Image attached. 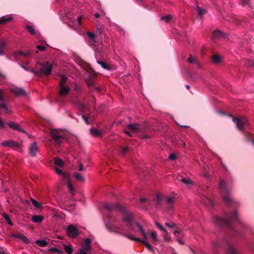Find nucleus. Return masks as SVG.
I'll return each instance as SVG.
<instances>
[{"label": "nucleus", "mask_w": 254, "mask_h": 254, "mask_svg": "<svg viewBox=\"0 0 254 254\" xmlns=\"http://www.w3.org/2000/svg\"><path fill=\"white\" fill-rule=\"evenodd\" d=\"M223 231L225 228H228L231 235L239 237L242 236L243 234L240 231V228H235V223H238L241 227H245V224L240 220L236 210L226 213L225 216H223Z\"/></svg>", "instance_id": "nucleus-1"}, {"label": "nucleus", "mask_w": 254, "mask_h": 254, "mask_svg": "<svg viewBox=\"0 0 254 254\" xmlns=\"http://www.w3.org/2000/svg\"><path fill=\"white\" fill-rule=\"evenodd\" d=\"M38 64H39L41 67L39 70H35L36 76L42 75L48 76L51 74L53 68V64H50L49 62H38L37 63V65Z\"/></svg>", "instance_id": "nucleus-2"}, {"label": "nucleus", "mask_w": 254, "mask_h": 254, "mask_svg": "<svg viewBox=\"0 0 254 254\" xmlns=\"http://www.w3.org/2000/svg\"><path fill=\"white\" fill-rule=\"evenodd\" d=\"M50 136L56 145H60L64 138L62 132L57 129H53L51 131Z\"/></svg>", "instance_id": "nucleus-3"}, {"label": "nucleus", "mask_w": 254, "mask_h": 254, "mask_svg": "<svg viewBox=\"0 0 254 254\" xmlns=\"http://www.w3.org/2000/svg\"><path fill=\"white\" fill-rule=\"evenodd\" d=\"M133 219L134 215L131 212L128 211L125 212L123 216V222L125 223L126 226L131 230L134 229V225L132 222Z\"/></svg>", "instance_id": "nucleus-4"}, {"label": "nucleus", "mask_w": 254, "mask_h": 254, "mask_svg": "<svg viewBox=\"0 0 254 254\" xmlns=\"http://www.w3.org/2000/svg\"><path fill=\"white\" fill-rule=\"evenodd\" d=\"M127 127L134 133L144 132L146 130L145 126L139 123L130 124L128 125Z\"/></svg>", "instance_id": "nucleus-5"}, {"label": "nucleus", "mask_w": 254, "mask_h": 254, "mask_svg": "<svg viewBox=\"0 0 254 254\" xmlns=\"http://www.w3.org/2000/svg\"><path fill=\"white\" fill-rule=\"evenodd\" d=\"M155 200L158 204H159L162 202H165L168 204H173L174 203V198L171 196H164L160 193L156 194Z\"/></svg>", "instance_id": "nucleus-6"}, {"label": "nucleus", "mask_w": 254, "mask_h": 254, "mask_svg": "<svg viewBox=\"0 0 254 254\" xmlns=\"http://www.w3.org/2000/svg\"><path fill=\"white\" fill-rule=\"evenodd\" d=\"M66 233L72 238H75L79 235V230L73 225H69L67 227Z\"/></svg>", "instance_id": "nucleus-7"}, {"label": "nucleus", "mask_w": 254, "mask_h": 254, "mask_svg": "<svg viewBox=\"0 0 254 254\" xmlns=\"http://www.w3.org/2000/svg\"><path fill=\"white\" fill-rule=\"evenodd\" d=\"M71 102L74 104H76L79 107L81 113H85L89 111V107H88L86 104L80 101H76L74 99L71 100Z\"/></svg>", "instance_id": "nucleus-8"}, {"label": "nucleus", "mask_w": 254, "mask_h": 254, "mask_svg": "<svg viewBox=\"0 0 254 254\" xmlns=\"http://www.w3.org/2000/svg\"><path fill=\"white\" fill-rule=\"evenodd\" d=\"M70 91V88L68 86H59V95L60 97H64L68 94Z\"/></svg>", "instance_id": "nucleus-9"}, {"label": "nucleus", "mask_w": 254, "mask_h": 254, "mask_svg": "<svg viewBox=\"0 0 254 254\" xmlns=\"http://www.w3.org/2000/svg\"><path fill=\"white\" fill-rule=\"evenodd\" d=\"M233 120L234 122H235L236 124V126L241 131H243L244 129V127L246 123V121L243 119L237 118L236 117H233Z\"/></svg>", "instance_id": "nucleus-10"}, {"label": "nucleus", "mask_w": 254, "mask_h": 254, "mask_svg": "<svg viewBox=\"0 0 254 254\" xmlns=\"http://www.w3.org/2000/svg\"><path fill=\"white\" fill-rule=\"evenodd\" d=\"M212 221L216 228L221 229L222 225V218L221 217L215 215H213Z\"/></svg>", "instance_id": "nucleus-11"}, {"label": "nucleus", "mask_w": 254, "mask_h": 254, "mask_svg": "<svg viewBox=\"0 0 254 254\" xmlns=\"http://www.w3.org/2000/svg\"><path fill=\"white\" fill-rule=\"evenodd\" d=\"M39 150L37 143L36 142L32 143L29 146V153L30 156L35 157Z\"/></svg>", "instance_id": "nucleus-12"}, {"label": "nucleus", "mask_w": 254, "mask_h": 254, "mask_svg": "<svg viewBox=\"0 0 254 254\" xmlns=\"http://www.w3.org/2000/svg\"><path fill=\"white\" fill-rule=\"evenodd\" d=\"M10 90L16 96H24L26 95V92L22 88L14 87L10 88Z\"/></svg>", "instance_id": "nucleus-13"}, {"label": "nucleus", "mask_w": 254, "mask_h": 254, "mask_svg": "<svg viewBox=\"0 0 254 254\" xmlns=\"http://www.w3.org/2000/svg\"><path fill=\"white\" fill-rule=\"evenodd\" d=\"M91 241L89 238L86 239L82 244V249L81 250H84L87 252H89L91 250Z\"/></svg>", "instance_id": "nucleus-14"}, {"label": "nucleus", "mask_w": 254, "mask_h": 254, "mask_svg": "<svg viewBox=\"0 0 254 254\" xmlns=\"http://www.w3.org/2000/svg\"><path fill=\"white\" fill-rule=\"evenodd\" d=\"M7 125L11 128L14 130H18L20 132H24V130L23 128H22L19 125L17 124L15 122H10L7 123Z\"/></svg>", "instance_id": "nucleus-15"}, {"label": "nucleus", "mask_w": 254, "mask_h": 254, "mask_svg": "<svg viewBox=\"0 0 254 254\" xmlns=\"http://www.w3.org/2000/svg\"><path fill=\"white\" fill-rule=\"evenodd\" d=\"M11 237L19 239L26 244L29 243L30 242L28 239L21 233L12 234L11 235Z\"/></svg>", "instance_id": "nucleus-16"}, {"label": "nucleus", "mask_w": 254, "mask_h": 254, "mask_svg": "<svg viewBox=\"0 0 254 254\" xmlns=\"http://www.w3.org/2000/svg\"><path fill=\"white\" fill-rule=\"evenodd\" d=\"M97 63L101 65V66L104 68V69L108 70H112L114 69L112 66L111 65L108 64L107 63L103 62V61H100L98 60L97 61Z\"/></svg>", "instance_id": "nucleus-17"}, {"label": "nucleus", "mask_w": 254, "mask_h": 254, "mask_svg": "<svg viewBox=\"0 0 254 254\" xmlns=\"http://www.w3.org/2000/svg\"><path fill=\"white\" fill-rule=\"evenodd\" d=\"M1 145L3 146H11V147H17L19 146V144L12 140L5 141L1 143Z\"/></svg>", "instance_id": "nucleus-18"}, {"label": "nucleus", "mask_w": 254, "mask_h": 254, "mask_svg": "<svg viewBox=\"0 0 254 254\" xmlns=\"http://www.w3.org/2000/svg\"><path fill=\"white\" fill-rule=\"evenodd\" d=\"M244 135L245 140L247 142H251L252 144L254 145V138H253V135L248 132H244Z\"/></svg>", "instance_id": "nucleus-19"}, {"label": "nucleus", "mask_w": 254, "mask_h": 254, "mask_svg": "<svg viewBox=\"0 0 254 254\" xmlns=\"http://www.w3.org/2000/svg\"><path fill=\"white\" fill-rule=\"evenodd\" d=\"M212 249L215 254H218L221 251V246L218 244L217 242H214L212 244Z\"/></svg>", "instance_id": "nucleus-20"}, {"label": "nucleus", "mask_w": 254, "mask_h": 254, "mask_svg": "<svg viewBox=\"0 0 254 254\" xmlns=\"http://www.w3.org/2000/svg\"><path fill=\"white\" fill-rule=\"evenodd\" d=\"M12 18L10 15L2 16L0 18V24H4L12 20Z\"/></svg>", "instance_id": "nucleus-21"}, {"label": "nucleus", "mask_w": 254, "mask_h": 254, "mask_svg": "<svg viewBox=\"0 0 254 254\" xmlns=\"http://www.w3.org/2000/svg\"><path fill=\"white\" fill-rule=\"evenodd\" d=\"M226 252L227 254H239L233 246L230 244L228 245Z\"/></svg>", "instance_id": "nucleus-22"}, {"label": "nucleus", "mask_w": 254, "mask_h": 254, "mask_svg": "<svg viewBox=\"0 0 254 254\" xmlns=\"http://www.w3.org/2000/svg\"><path fill=\"white\" fill-rule=\"evenodd\" d=\"M6 46V42L3 40H0V56L4 54Z\"/></svg>", "instance_id": "nucleus-23"}, {"label": "nucleus", "mask_w": 254, "mask_h": 254, "mask_svg": "<svg viewBox=\"0 0 254 254\" xmlns=\"http://www.w3.org/2000/svg\"><path fill=\"white\" fill-rule=\"evenodd\" d=\"M196 10L198 13V17L200 18H202L203 15L206 13V10L205 9H202L199 6H197L196 8Z\"/></svg>", "instance_id": "nucleus-24"}, {"label": "nucleus", "mask_w": 254, "mask_h": 254, "mask_svg": "<svg viewBox=\"0 0 254 254\" xmlns=\"http://www.w3.org/2000/svg\"><path fill=\"white\" fill-rule=\"evenodd\" d=\"M86 83L89 87L93 88L95 90L99 91L100 90V88L98 87L94 86V82L91 79H87L86 80Z\"/></svg>", "instance_id": "nucleus-25"}, {"label": "nucleus", "mask_w": 254, "mask_h": 254, "mask_svg": "<svg viewBox=\"0 0 254 254\" xmlns=\"http://www.w3.org/2000/svg\"><path fill=\"white\" fill-rule=\"evenodd\" d=\"M44 220V217L40 215H33L31 220L35 223H40Z\"/></svg>", "instance_id": "nucleus-26"}, {"label": "nucleus", "mask_w": 254, "mask_h": 254, "mask_svg": "<svg viewBox=\"0 0 254 254\" xmlns=\"http://www.w3.org/2000/svg\"><path fill=\"white\" fill-rule=\"evenodd\" d=\"M64 180L66 181V183H67V187H68V188L70 193L72 194H74V192H75V190H74V189L73 186L72 185V184L70 183V180H69V177L68 178V179H65Z\"/></svg>", "instance_id": "nucleus-27"}, {"label": "nucleus", "mask_w": 254, "mask_h": 254, "mask_svg": "<svg viewBox=\"0 0 254 254\" xmlns=\"http://www.w3.org/2000/svg\"><path fill=\"white\" fill-rule=\"evenodd\" d=\"M55 171L58 174L62 176L63 179L64 180H65V179H68V178L69 177V175L67 173H64L61 169L56 168Z\"/></svg>", "instance_id": "nucleus-28"}, {"label": "nucleus", "mask_w": 254, "mask_h": 254, "mask_svg": "<svg viewBox=\"0 0 254 254\" xmlns=\"http://www.w3.org/2000/svg\"><path fill=\"white\" fill-rule=\"evenodd\" d=\"M221 32L219 30H215L212 32L211 35V39L215 40L220 36Z\"/></svg>", "instance_id": "nucleus-29"}, {"label": "nucleus", "mask_w": 254, "mask_h": 254, "mask_svg": "<svg viewBox=\"0 0 254 254\" xmlns=\"http://www.w3.org/2000/svg\"><path fill=\"white\" fill-rule=\"evenodd\" d=\"M212 60L214 64H217L221 62V58L218 55L215 54L212 56Z\"/></svg>", "instance_id": "nucleus-30"}, {"label": "nucleus", "mask_w": 254, "mask_h": 254, "mask_svg": "<svg viewBox=\"0 0 254 254\" xmlns=\"http://www.w3.org/2000/svg\"><path fill=\"white\" fill-rule=\"evenodd\" d=\"M90 133L92 135L96 137L100 136L102 135V132L95 128H91Z\"/></svg>", "instance_id": "nucleus-31"}, {"label": "nucleus", "mask_w": 254, "mask_h": 254, "mask_svg": "<svg viewBox=\"0 0 254 254\" xmlns=\"http://www.w3.org/2000/svg\"><path fill=\"white\" fill-rule=\"evenodd\" d=\"M73 176L75 177V178L79 182H84V177L79 173L77 172H74L73 173Z\"/></svg>", "instance_id": "nucleus-32"}, {"label": "nucleus", "mask_w": 254, "mask_h": 254, "mask_svg": "<svg viewBox=\"0 0 254 254\" xmlns=\"http://www.w3.org/2000/svg\"><path fill=\"white\" fill-rule=\"evenodd\" d=\"M54 163L59 167H62L64 165V162L63 160L58 157L55 158Z\"/></svg>", "instance_id": "nucleus-33"}, {"label": "nucleus", "mask_w": 254, "mask_h": 254, "mask_svg": "<svg viewBox=\"0 0 254 254\" xmlns=\"http://www.w3.org/2000/svg\"><path fill=\"white\" fill-rule=\"evenodd\" d=\"M129 150V148L127 146H121L119 152L121 154L124 155L127 153Z\"/></svg>", "instance_id": "nucleus-34"}, {"label": "nucleus", "mask_w": 254, "mask_h": 254, "mask_svg": "<svg viewBox=\"0 0 254 254\" xmlns=\"http://www.w3.org/2000/svg\"><path fill=\"white\" fill-rule=\"evenodd\" d=\"M136 225H137V226L138 227L139 231H140V232L141 233L142 235H143V237L146 239V237H147V234L145 232V231L144 230V229H143L142 227L141 226V225H140L138 222H136Z\"/></svg>", "instance_id": "nucleus-35"}, {"label": "nucleus", "mask_w": 254, "mask_h": 254, "mask_svg": "<svg viewBox=\"0 0 254 254\" xmlns=\"http://www.w3.org/2000/svg\"><path fill=\"white\" fill-rule=\"evenodd\" d=\"M64 250L67 254H72L73 249L71 245L64 246Z\"/></svg>", "instance_id": "nucleus-36"}, {"label": "nucleus", "mask_w": 254, "mask_h": 254, "mask_svg": "<svg viewBox=\"0 0 254 254\" xmlns=\"http://www.w3.org/2000/svg\"><path fill=\"white\" fill-rule=\"evenodd\" d=\"M36 244L41 247H44L47 246V242L44 240H39L36 241Z\"/></svg>", "instance_id": "nucleus-37"}, {"label": "nucleus", "mask_w": 254, "mask_h": 254, "mask_svg": "<svg viewBox=\"0 0 254 254\" xmlns=\"http://www.w3.org/2000/svg\"><path fill=\"white\" fill-rule=\"evenodd\" d=\"M67 80V78L64 75L61 76V79L59 82V86H65V83Z\"/></svg>", "instance_id": "nucleus-38"}, {"label": "nucleus", "mask_w": 254, "mask_h": 254, "mask_svg": "<svg viewBox=\"0 0 254 254\" xmlns=\"http://www.w3.org/2000/svg\"><path fill=\"white\" fill-rule=\"evenodd\" d=\"M187 61L190 64L197 63V59L193 58L191 55H190Z\"/></svg>", "instance_id": "nucleus-39"}, {"label": "nucleus", "mask_w": 254, "mask_h": 254, "mask_svg": "<svg viewBox=\"0 0 254 254\" xmlns=\"http://www.w3.org/2000/svg\"><path fill=\"white\" fill-rule=\"evenodd\" d=\"M172 19V16L170 14H168L165 16H162L160 18V20H165L166 23L170 22Z\"/></svg>", "instance_id": "nucleus-40"}, {"label": "nucleus", "mask_w": 254, "mask_h": 254, "mask_svg": "<svg viewBox=\"0 0 254 254\" xmlns=\"http://www.w3.org/2000/svg\"><path fill=\"white\" fill-rule=\"evenodd\" d=\"M142 243L144 244L145 247L150 252H153V250L152 246L147 242V239L142 241Z\"/></svg>", "instance_id": "nucleus-41"}, {"label": "nucleus", "mask_w": 254, "mask_h": 254, "mask_svg": "<svg viewBox=\"0 0 254 254\" xmlns=\"http://www.w3.org/2000/svg\"><path fill=\"white\" fill-rule=\"evenodd\" d=\"M178 180L188 185L192 184L191 181L188 178H178Z\"/></svg>", "instance_id": "nucleus-42"}, {"label": "nucleus", "mask_w": 254, "mask_h": 254, "mask_svg": "<svg viewBox=\"0 0 254 254\" xmlns=\"http://www.w3.org/2000/svg\"><path fill=\"white\" fill-rule=\"evenodd\" d=\"M26 28L27 30V31H28V32L30 33V34H31L32 35L35 34V33H36L35 31L32 26L27 25L26 26Z\"/></svg>", "instance_id": "nucleus-43"}, {"label": "nucleus", "mask_w": 254, "mask_h": 254, "mask_svg": "<svg viewBox=\"0 0 254 254\" xmlns=\"http://www.w3.org/2000/svg\"><path fill=\"white\" fill-rule=\"evenodd\" d=\"M87 35L88 38L92 40V41L96 42L95 37H96V35H95L93 33L88 32L87 33Z\"/></svg>", "instance_id": "nucleus-44"}, {"label": "nucleus", "mask_w": 254, "mask_h": 254, "mask_svg": "<svg viewBox=\"0 0 254 254\" xmlns=\"http://www.w3.org/2000/svg\"><path fill=\"white\" fill-rule=\"evenodd\" d=\"M150 235L152 237V239L153 240V241L154 243H156L158 242V239L157 237V234L156 232L153 231L151 233Z\"/></svg>", "instance_id": "nucleus-45"}, {"label": "nucleus", "mask_w": 254, "mask_h": 254, "mask_svg": "<svg viewBox=\"0 0 254 254\" xmlns=\"http://www.w3.org/2000/svg\"><path fill=\"white\" fill-rule=\"evenodd\" d=\"M21 66L25 70L30 71L35 75V70H34L31 67H26L23 65H21Z\"/></svg>", "instance_id": "nucleus-46"}, {"label": "nucleus", "mask_w": 254, "mask_h": 254, "mask_svg": "<svg viewBox=\"0 0 254 254\" xmlns=\"http://www.w3.org/2000/svg\"><path fill=\"white\" fill-rule=\"evenodd\" d=\"M3 217L4 218V219L6 220L7 222L8 223V224L9 225H10V226H12L13 225V223L10 220L8 215L7 214H6L5 213H4L3 214Z\"/></svg>", "instance_id": "nucleus-47"}, {"label": "nucleus", "mask_w": 254, "mask_h": 254, "mask_svg": "<svg viewBox=\"0 0 254 254\" xmlns=\"http://www.w3.org/2000/svg\"><path fill=\"white\" fill-rule=\"evenodd\" d=\"M155 225L156 226V227L159 228L160 230H161L162 231H163L164 233H165V234H167V231H166V229H165L164 228V227H163L158 222H155Z\"/></svg>", "instance_id": "nucleus-48"}, {"label": "nucleus", "mask_w": 254, "mask_h": 254, "mask_svg": "<svg viewBox=\"0 0 254 254\" xmlns=\"http://www.w3.org/2000/svg\"><path fill=\"white\" fill-rule=\"evenodd\" d=\"M124 236L131 240H135L136 241H140V239L137 238H134L132 236L128 235L127 234H124Z\"/></svg>", "instance_id": "nucleus-49"}, {"label": "nucleus", "mask_w": 254, "mask_h": 254, "mask_svg": "<svg viewBox=\"0 0 254 254\" xmlns=\"http://www.w3.org/2000/svg\"><path fill=\"white\" fill-rule=\"evenodd\" d=\"M103 29L101 27H97V32H96V37H98L99 36H100L102 33H103Z\"/></svg>", "instance_id": "nucleus-50"}, {"label": "nucleus", "mask_w": 254, "mask_h": 254, "mask_svg": "<svg viewBox=\"0 0 254 254\" xmlns=\"http://www.w3.org/2000/svg\"><path fill=\"white\" fill-rule=\"evenodd\" d=\"M30 200L34 206H41V204L39 203L37 201L34 199L33 198H31Z\"/></svg>", "instance_id": "nucleus-51"}, {"label": "nucleus", "mask_w": 254, "mask_h": 254, "mask_svg": "<svg viewBox=\"0 0 254 254\" xmlns=\"http://www.w3.org/2000/svg\"><path fill=\"white\" fill-rule=\"evenodd\" d=\"M82 118L85 121V122L86 123V124L87 125L90 124V123H89V120H88V116H87L85 115H82Z\"/></svg>", "instance_id": "nucleus-52"}, {"label": "nucleus", "mask_w": 254, "mask_h": 254, "mask_svg": "<svg viewBox=\"0 0 254 254\" xmlns=\"http://www.w3.org/2000/svg\"><path fill=\"white\" fill-rule=\"evenodd\" d=\"M165 225V226H166L170 228H174L176 227V224H175L174 223H166Z\"/></svg>", "instance_id": "nucleus-53"}, {"label": "nucleus", "mask_w": 254, "mask_h": 254, "mask_svg": "<svg viewBox=\"0 0 254 254\" xmlns=\"http://www.w3.org/2000/svg\"><path fill=\"white\" fill-rule=\"evenodd\" d=\"M149 200L145 198H140V202L141 203H147L149 202Z\"/></svg>", "instance_id": "nucleus-54"}, {"label": "nucleus", "mask_w": 254, "mask_h": 254, "mask_svg": "<svg viewBox=\"0 0 254 254\" xmlns=\"http://www.w3.org/2000/svg\"><path fill=\"white\" fill-rule=\"evenodd\" d=\"M78 170L79 171H85V168L83 167V164L81 163V162H79V168H78Z\"/></svg>", "instance_id": "nucleus-55"}, {"label": "nucleus", "mask_w": 254, "mask_h": 254, "mask_svg": "<svg viewBox=\"0 0 254 254\" xmlns=\"http://www.w3.org/2000/svg\"><path fill=\"white\" fill-rule=\"evenodd\" d=\"M74 89L76 91H79L81 90V87L77 85V84H75L74 86Z\"/></svg>", "instance_id": "nucleus-56"}, {"label": "nucleus", "mask_w": 254, "mask_h": 254, "mask_svg": "<svg viewBox=\"0 0 254 254\" xmlns=\"http://www.w3.org/2000/svg\"><path fill=\"white\" fill-rule=\"evenodd\" d=\"M169 158L171 160H175L176 159V155L175 154H171L169 156Z\"/></svg>", "instance_id": "nucleus-57"}, {"label": "nucleus", "mask_w": 254, "mask_h": 254, "mask_svg": "<svg viewBox=\"0 0 254 254\" xmlns=\"http://www.w3.org/2000/svg\"><path fill=\"white\" fill-rule=\"evenodd\" d=\"M15 55L26 56L27 55L22 52L19 51L14 53Z\"/></svg>", "instance_id": "nucleus-58"}, {"label": "nucleus", "mask_w": 254, "mask_h": 254, "mask_svg": "<svg viewBox=\"0 0 254 254\" xmlns=\"http://www.w3.org/2000/svg\"><path fill=\"white\" fill-rule=\"evenodd\" d=\"M37 48L41 51H43L46 49L45 47L44 46H37Z\"/></svg>", "instance_id": "nucleus-59"}, {"label": "nucleus", "mask_w": 254, "mask_h": 254, "mask_svg": "<svg viewBox=\"0 0 254 254\" xmlns=\"http://www.w3.org/2000/svg\"><path fill=\"white\" fill-rule=\"evenodd\" d=\"M23 204L26 206L30 205V201L28 200H24L23 201Z\"/></svg>", "instance_id": "nucleus-60"}, {"label": "nucleus", "mask_w": 254, "mask_h": 254, "mask_svg": "<svg viewBox=\"0 0 254 254\" xmlns=\"http://www.w3.org/2000/svg\"><path fill=\"white\" fill-rule=\"evenodd\" d=\"M4 127V123L2 119L0 118V128H3Z\"/></svg>", "instance_id": "nucleus-61"}, {"label": "nucleus", "mask_w": 254, "mask_h": 254, "mask_svg": "<svg viewBox=\"0 0 254 254\" xmlns=\"http://www.w3.org/2000/svg\"><path fill=\"white\" fill-rule=\"evenodd\" d=\"M77 254H88L87 251L84 250H80Z\"/></svg>", "instance_id": "nucleus-62"}, {"label": "nucleus", "mask_w": 254, "mask_h": 254, "mask_svg": "<svg viewBox=\"0 0 254 254\" xmlns=\"http://www.w3.org/2000/svg\"><path fill=\"white\" fill-rule=\"evenodd\" d=\"M82 18V17L81 16H78L77 18V21L79 25H80L81 24V21Z\"/></svg>", "instance_id": "nucleus-63"}, {"label": "nucleus", "mask_w": 254, "mask_h": 254, "mask_svg": "<svg viewBox=\"0 0 254 254\" xmlns=\"http://www.w3.org/2000/svg\"><path fill=\"white\" fill-rule=\"evenodd\" d=\"M6 105L4 103H1V104H0V108L4 109L5 108H6Z\"/></svg>", "instance_id": "nucleus-64"}]
</instances>
